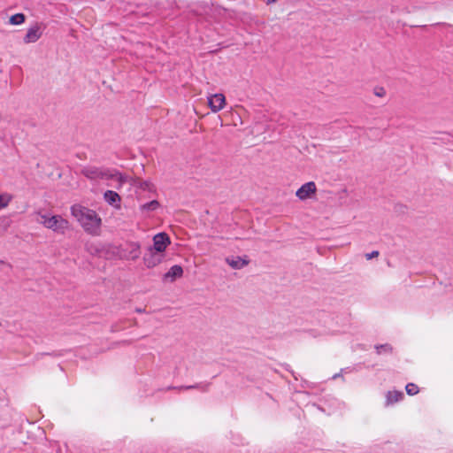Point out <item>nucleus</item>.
I'll return each mask as SVG.
<instances>
[{
    "mask_svg": "<svg viewBox=\"0 0 453 453\" xmlns=\"http://www.w3.org/2000/svg\"><path fill=\"white\" fill-rule=\"evenodd\" d=\"M137 312H142V311L141 309L136 310Z\"/></svg>",
    "mask_w": 453,
    "mask_h": 453,
    "instance_id": "obj_26",
    "label": "nucleus"
},
{
    "mask_svg": "<svg viewBox=\"0 0 453 453\" xmlns=\"http://www.w3.org/2000/svg\"><path fill=\"white\" fill-rule=\"evenodd\" d=\"M71 212L87 233L93 235L99 234L102 219L94 210L74 204L71 208Z\"/></svg>",
    "mask_w": 453,
    "mask_h": 453,
    "instance_id": "obj_1",
    "label": "nucleus"
},
{
    "mask_svg": "<svg viewBox=\"0 0 453 453\" xmlns=\"http://www.w3.org/2000/svg\"><path fill=\"white\" fill-rule=\"evenodd\" d=\"M405 390L409 395H415L418 393V387L414 383H408L405 387Z\"/></svg>",
    "mask_w": 453,
    "mask_h": 453,
    "instance_id": "obj_21",
    "label": "nucleus"
},
{
    "mask_svg": "<svg viewBox=\"0 0 453 453\" xmlns=\"http://www.w3.org/2000/svg\"><path fill=\"white\" fill-rule=\"evenodd\" d=\"M104 198L105 202L111 206H116V207L120 206V201H121L120 196L115 191H112V190L105 191L104 194Z\"/></svg>",
    "mask_w": 453,
    "mask_h": 453,
    "instance_id": "obj_11",
    "label": "nucleus"
},
{
    "mask_svg": "<svg viewBox=\"0 0 453 453\" xmlns=\"http://www.w3.org/2000/svg\"><path fill=\"white\" fill-rule=\"evenodd\" d=\"M183 275V269L180 265H173L167 273L164 274V280H170V281H174L176 279L180 278Z\"/></svg>",
    "mask_w": 453,
    "mask_h": 453,
    "instance_id": "obj_10",
    "label": "nucleus"
},
{
    "mask_svg": "<svg viewBox=\"0 0 453 453\" xmlns=\"http://www.w3.org/2000/svg\"><path fill=\"white\" fill-rule=\"evenodd\" d=\"M81 173L92 180H115L119 183L117 188H119L128 179L127 176L121 174L117 170H110L104 167L86 166L81 170Z\"/></svg>",
    "mask_w": 453,
    "mask_h": 453,
    "instance_id": "obj_2",
    "label": "nucleus"
},
{
    "mask_svg": "<svg viewBox=\"0 0 453 453\" xmlns=\"http://www.w3.org/2000/svg\"><path fill=\"white\" fill-rule=\"evenodd\" d=\"M317 191L316 184L313 181H309L302 185L296 191V195L300 200H306Z\"/></svg>",
    "mask_w": 453,
    "mask_h": 453,
    "instance_id": "obj_8",
    "label": "nucleus"
},
{
    "mask_svg": "<svg viewBox=\"0 0 453 453\" xmlns=\"http://www.w3.org/2000/svg\"><path fill=\"white\" fill-rule=\"evenodd\" d=\"M404 397L402 391H388L386 395V405H390L401 401Z\"/></svg>",
    "mask_w": 453,
    "mask_h": 453,
    "instance_id": "obj_13",
    "label": "nucleus"
},
{
    "mask_svg": "<svg viewBox=\"0 0 453 453\" xmlns=\"http://www.w3.org/2000/svg\"><path fill=\"white\" fill-rule=\"evenodd\" d=\"M132 184L139 188H141L143 191H155L154 185L150 182L149 180H143L140 178H137L135 180H133Z\"/></svg>",
    "mask_w": 453,
    "mask_h": 453,
    "instance_id": "obj_15",
    "label": "nucleus"
},
{
    "mask_svg": "<svg viewBox=\"0 0 453 453\" xmlns=\"http://www.w3.org/2000/svg\"><path fill=\"white\" fill-rule=\"evenodd\" d=\"M163 257V253L149 247L143 256V263L148 268H153L162 262Z\"/></svg>",
    "mask_w": 453,
    "mask_h": 453,
    "instance_id": "obj_5",
    "label": "nucleus"
},
{
    "mask_svg": "<svg viewBox=\"0 0 453 453\" xmlns=\"http://www.w3.org/2000/svg\"><path fill=\"white\" fill-rule=\"evenodd\" d=\"M226 261L233 269H242L249 264L248 259L241 257H227Z\"/></svg>",
    "mask_w": 453,
    "mask_h": 453,
    "instance_id": "obj_12",
    "label": "nucleus"
},
{
    "mask_svg": "<svg viewBox=\"0 0 453 453\" xmlns=\"http://www.w3.org/2000/svg\"><path fill=\"white\" fill-rule=\"evenodd\" d=\"M375 349H376V353L378 355H380L382 353L391 354L393 351V347L388 343H385V344L376 345Z\"/></svg>",
    "mask_w": 453,
    "mask_h": 453,
    "instance_id": "obj_19",
    "label": "nucleus"
},
{
    "mask_svg": "<svg viewBox=\"0 0 453 453\" xmlns=\"http://www.w3.org/2000/svg\"><path fill=\"white\" fill-rule=\"evenodd\" d=\"M41 36H42L41 27H39L38 24H35V26H33L32 27H30L27 30L26 35L23 38V41L25 43L35 42L37 40L40 39Z\"/></svg>",
    "mask_w": 453,
    "mask_h": 453,
    "instance_id": "obj_9",
    "label": "nucleus"
},
{
    "mask_svg": "<svg viewBox=\"0 0 453 453\" xmlns=\"http://www.w3.org/2000/svg\"><path fill=\"white\" fill-rule=\"evenodd\" d=\"M26 20V16L25 14L19 12V13H16L14 15H12L10 17V19H9V23L12 24V25H21L22 23H24Z\"/></svg>",
    "mask_w": 453,
    "mask_h": 453,
    "instance_id": "obj_18",
    "label": "nucleus"
},
{
    "mask_svg": "<svg viewBox=\"0 0 453 453\" xmlns=\"http://www.w3.org/2000/svg\"><path fill=\"white\" fill-rule=\"evenodd\" d=\"M86 250L93 256H101L103 249L94 242H87L85 244Z\"/></svg>",
    "mask_w": 453,
    "mask_h": 453,
    "instance_id": "obj_16",
    "label": "nucleus"
},
{
    "mask_svg": "<svg viewBox=\"0 0 453 453\" xmlns=\"http://www.w3.org/2000/svg\"><path fill=\"white\" fill-rule=\"evenodd\" d=\"M160 207V203L157 200H152L149 203L141 205L142 211H154Z\"/></svg>",
    "mask_w": 453,
    "mask_h": 453,
    "instance_id": "obj_17",
    "label": "nucleus"
},
{
    "mask_svg": "<svg viewBox=\"0 0 453 453\" xmlns=\"http://www.w3.org/2000/svg\"><path fill=\"white\" fill-rule=\"evenodd\" d=\"M278 0H266V4H273L275 2H277Z\"/></svg>",
    "mask_w": 453,
    "mask_h": 453,
    "instance_id": "obj_25",
    "label": "nucleus"
},
{
    "mask_svg": "<svg viewBox=\"0 0 453 453\" xmlns=\"http://www.w3.org/2000/svg\"><path fill=\"white\" fill-rule=\"evenodd\" d=\"M210 386V383H196L195 385H189V386H180V387H168L167 390L171 389H178V390H188L193 388H198L202 390L203 392L208 391V388Z\"/></svg>",
    "mask_w": 453,
    "mask_h": 453,
    "instance_id": "obj_14",
    "label": "nucleus"
},
{
    "mask_svg": "<svg viewBox=\"0 0 453 453\" xmlns=\"http://www.w3.org/2000/svg\"><path fill=\"white\" fill-rule=\"evenodd\" d=\"M12 220L9 217H0V231L4 232L11 226Z\"/></svg>",
    "mask_w": 453,
    "mask_h": 453,
    "instance_id": "obj_20",
    "label": "nucleus"
},
{
    "mask_svg": "<svg viewBox=\"0 0 453 453\" xmlns=\"http://www.w3.org/2000/svg\"><path fill=\"white\" fill-rule=\"evenodd\" d=\"M379 254H380V253H379V251H378V250H373V251H372V252H371V253H367V254H365V257H366V259L370 260V259H372V258H373V257H378V256H379Z\"/></svg>",
    "mask_w": 453,
    "mask_h": 453,
    "instance_id": "obj_24",
    "label": "nucleus"
},
{
    "mask_svg": "<svg viewBox=\"0 0 453 453\" xmlns=\"http://www.w3.org/2000/svg\"><path fill=\"white\" fill-rule=\"evenodd\" d=\"M12 200V196L8 194L0 195V210L5 208Z\"/></svg>",
    "mask_w": 453,
    "mask_h": 453,
    "instance_id": "obj_22",
    "label": "nucleus"
},
{
    "mask_svg": "<svg viewBox=\"0 0 453 453\" xmlns=\"http://www.w3.org/2000/svg\"><path fill=\"white\" fill-rule=\"evenodd\" d=\"M116 249V253L120 259L136 260L141 256V246L139 242H129Z\"/></svg>",
    "mask_w": 453,
    "mask_h": 453,
    "instance_id": "obj_3",
    "label": "nucleus"
},
{
    "mask_svg": "<svg viewBox=\"0 0 453 453\" xmlns=\"http://www.w3.org/2000/svg\"><path fill=\"white\" fill-rule=\"evenodd\" d=\"M170 243L171 241L169 235L163 232L157 234L153 237V245L150 247L164 254L165 249Z\"/></svg>",
    "mask_w": 453,
    "mask_h": 453,
    "instance_id": "obj_6",
    "label": "nucleus"
},
{
    "mask_svg": "<svg viewBox=\"0 0 453 453\" xmlns=\"http://www.w3.org/2000/svg\"><path fill=\"white\" fill-rule=\"evenodd\" d=\"M373 94L376 96L382 97L386 95V91H385L384 88H382V87H376L373 90Z\"/></svg>",
    "mask_w": 453,
    "mask_h": 453,
    "instance_id": "obj_23",
    "label": "nucleus"
},
{
    "mask_svg": "<svg viewBox=\"0 0 453 453\" xmlns=\"http://www.w3.org/2000/svg\"><path fill=\"white\" fill-rule=\"evenodd\" d=\"M226 97L223 94H214L208 97V105L213 112H218L224 108Z\"/></svg>",
    "mask_w": 453,
    "mask_h": 453,
    "instance_id": "obj_7",
    "label": "nucleus"
},
{
    "mask_svg": "<svg viewBox=\"0 0 453 453\" xmlns=\"http://www.w3.org/2000/svg\"><path fill=\"white\" fill-rule=\"evenodd\" d=\"M42 219H43L42 223L44 225V226L54 231L64 230L65 228L67 227L68 225V221L58 215L51 217L43 215L42 216Z\"/></svg>",
    "mask_w": 453,
    "mask_h": 453,
    "instance_id": "obj_4",
    "label": "nucleus"
}]
</instances>
